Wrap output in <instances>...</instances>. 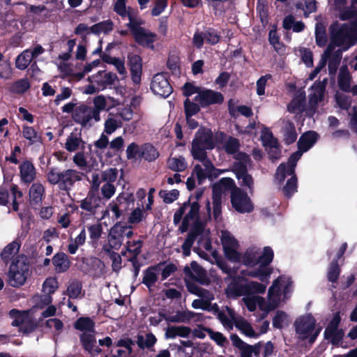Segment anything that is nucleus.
Listing matches in <instances>:
<instances>
[{
    "instance_id": "1",
    "label": "nucleus",
    "mask_w": 357,
    "mask_h": 357,
    "mask_svg": "<svg viewBox=\"0 0 357 357\" xmlns=\"http://www.w3.org/2000/svg\"><path fill=\"white\" fill-rule=\"evenodd\" d=\"M245 277H234L231 278L225 289L226 295L230 298L243 296L242 302L250 312H254L257 306L260 310L267 314L272 310L268 299L257 296L263 294L266 290V284L254 280H247Z\"/></svg>"
},
{
    "instance_id": "2",
    "label": "nucleus",
    "mask_w": 357,
    "mask_h": 357,
    "mask_svg": "<svg viewBox=\"0 0 357 357\" xmlns=\"http://www.w3.org/2000/svg\"><path fill=\"white\" fill-rule=\"evenodd\" d=\"M293 291V282L287 275H280L269 287L267 299L272 310L284 303L291 296Z\"/></svg>"
},
{
    "instance_id": "3",
    "label": "nucleus",
    "mask_w": 357,
    "mask_h": 357,
    "mask_svg": "<svg viewBox=\"0 0 357 357\" xmlns=\"http://www.w3.org/2000/svg\"><path fill=\"white\" fill-rule=\"evenodd\" d=\"M199 205L197 202L184 203L174 213V222L175 224L180 222L183 218L181 230L184 232L190 227V230L195 231L196 228L204 225L199 221Z\"/></svg>"
},
{
    "instance_id": "4",
    "label": "nucleus",
    "mask_w": 357,
    "mask_h": 357,
    "mask_svg": "<svg viewBox=\"0 0 357 357\" xmlns=\"http://www.w3.org/2000/svg\"><path fill=\"white\" fill-rule=\"evenodd\" d=\"M274 252L269 246H266L259 254V266L253 270L242 271L244 277L259 279L262 282L268 283L273 273V268L268 265L273 261Z\"/></svg>"
},
{
    "instance_id": "5",
    "label": "nucleus",
    "mask_w": 357,
    "mask_h": 357,
    "mask_svg": "<svg viewBox=\"0 0 357 357\" xmlns=\"http://www.w3.org/2000/svg\"><path fill=\"white\" fill-rule=\"evenodd\" d=\"M331 43L332 52L335 47H339L340 50L336 52L339 56L342 50H347L354 44L355 33L352 31L350 25L347 24L335 23L331 26Z\"/></svg>"
},
{
    "instance_id": "6",
    "label": "nucleus",
    "mask_w": 357,
    "mask_h": 357,
    "mask_svg": "<svg viewBox=\"0 0 357 357\" xmlns=\"http://www.w3.org/2000/svg\"><path fill=\"white\" fill-rule=\"evenodd\" d=\"M217 143L212 131L206 128H200L192 142L191 153L195 160H204L206 156V150L213 149Z\"/></svg>"
},
{
    "instance_id": "7",
    "label": "nucleus",
    "mask_w": 357,
    "mask_h": 357,
    "mask_svg": "<svg viewBox=\"0 0 357 357\" xmlns=\"http://www.w3.org/2000/svg\"><path fill=\"white\" fill-rule=\"evenodd\" d=\"M144 22L137 17L129 15V22L127 26L130 29L135 41L143 45L153 47V43L156 40V35L148 29L142 27Z\"/></svg>"
},
{
    "instance_id": "8",
    "label": "nucleus",
    "mask_w": 357,
    "mask_h": 357,
    "mask_svg": "<svg viewBox=\"0 0 357 357\" xmlns=\"http://www.w3.org/2000/svg\"><path fill=\"white\" fill-rule=\"evenodd\" d=\"M318 135L314 131H308L303 134L298 142V151L291 155L288 160L287 172L292 174L295 170L297 161L303 153L307 151L316 143Z\"/></svg>"
},
{
    "instance_id": "9",
    "label": "nucleus",
    "mask_w": 357,
    "mask_h": 357,
    "mask_svg": "<svg viewBox=\"0 0 357 357\" xmlns=\"http://www.w3.org/2000/svg\"><path fill=\"white\" fill-rule=\"evenodd\" d=\"M29 275V266L24 257H18L9 268V283L13 287L23 285Z\"/></svg>"
},
{
    "instance_id": "10",
    "label": "nucleus",
    "mask_w": 357,
    "mask_h": 357,
    "mask_svg": "<svg viewBox=\"0 0 357 357\" xmlns=\"http://www.w3.org/2000/svg\"><path fill=\"white\" fill-rule=\"evenodd\" d=\"M315 319L307 314L299 317L295 322L296 332L300 339H308L310 343L313 342L318 336L320 328H315Z\"/></svg>"
},
{
    "instance_id": "11",
    "label": "nucleus",
    "mask_w": 357,
    "mask_h": 357,
    "mask_svg": "<svg viewBox=\"0 0 357 357\" xmlns=\"http://www.w3.org/2000/svg\"><path fill=\"white\" fill-rule=\"evenodd\" d=\"M219 236L225 257L233 262L239 261V243L235 237L227 230H221Z\"/></svg>"
},
{
    "instance_id": "12",
    "label": "nucleus",
    "mask_w": 357,
    "mask_h": 357,
    "mask_svg": "<svg viewBox=\"0 0 357 357\" xmlns=\"http://www.w3.org/2000/svg\"><path fill=\"white\" fill-rule=\"evenodd\" d=\"M20 312L17 310L10 311V315L13 319L12 325L19 326L20 331L24 333H29L37 326V321L33 317L32 311Z\"/></svg>"
},
{
    "instance_id": "13",
    "label": "nucleus",
    "mask_w": 357,
    "mask_h": 357,
    "mask_svg": "<svg viewBox=\"0 0 357 357\" xmlns=\"http://www.w3.org/2000/svg\"><path fill=\"white\" fill-rule=\"evenodd\" d=\"M250 159L248 155L240 153L237 155L236 162L234 164V172L241 185L252 189L253 179L247 174V167L250 165Z\"/></svg>"
},
{
    "instance_id": "14",
    "label": "nucleus",
    "mask_w": 357,
    "mask_h": 357,
    "mask_svg": "<svg viewBox=\"0 0 357 357\" xmlns=\"http://www.w3.org/2000/svg\"><path fill=\"white\" fill-rule=\"evenodd\" d=\"M134 206V199L132 194L123 192L120 194L115 201L111 202L107 208L104 211L102 218L109 215V211L112 213V218L116 220L121 216V209H127Z\"/></svg>"
},
{
    "instance_id": "15",
    "label": "nucleus",
    "mask_w": 357,
    "mask_h": 357,
    "mask_svg": "<svg viewBox=\"0 0 357 357\" xmlns=\"http://www.w3.org/2000/svg\"><path fill=\"white\" fill-rule=\"evenodd\" d=\"M199 160L202 162V166L200 165H195L192 176H196L199 184L202 183L206 178L217 177L225 172V170L215 169L207 157L204 160Z\"/></svg>"
},
{
    "instance_id": "16",
    "label": "nucleus",
    "mask_w": 357,
    "mask_h": 357,
    "mask_svg": "<svg viewBox=\"0 0 357 357\" xmlns=\"http://www.w3.org/2000/svg\"><path fill=\"white\" fill-rule=\"evenodd\" d=\"M195 233V240L197 241L199 248H195L194 250L204 259H208V255L204 251L201 250L204 249L208 252H212V245L210 238V231L206 229L205 226H199L193 231Z\"/></svg>"
},
{
    "instance_id": "17",
    "label": "nucleus",
    "mask_w": 357,
    "mask_h": 357,
    "mask_svg": "<svg viewBox=\"0 0 357 357\" xmlns=\"http://www.w3.org/2000/svg\"><path fill=\"white\" fill-rule=\"evenodd\" d=\"M231 201L233 207L239 213H250L254 207L250 199L246 193L238 188H234L231 191Z\"/></svg>"
},
{
    "instance_id": "18",
    "label": "nucleus",
    "mask_w": 357,
    "mask_h": 357,
    "mask_svg": "<svg viewBox=\"0 0 357 357\" xmlns=\"http://www.w3.org/2000/svg\"><path fill=\"white\" fill-rule=\"evenodd\" d=\"M288 169V162L287 164H281L277 169L275 174V179L282 183L284 181L287 176H291V178L287 181L286 185L283 188L284 193L287 196H291L297 190V178L294 175V172L292 174H288L287 170Z\"/></svg>"
},
{
    "instance_id": "19",
    "label": "nucleus",
    "mask_w": 357,
    "mask_h": 357,
    "mask_svg": "<svg viewBox=\"0 0 357 357\" xmlns=\"http://www.w3.org/2000/svg\"><path fill=\"white\" fill-rule=\"evenodd\" d=\"M73 119L84 127H90L93 120L98 122L100 119L97 112H93L92 108L86 105H81L76 108L73 114Z\"/></svg>"
},
{
    "instance_id": "20",
    "label": "nucleus",
    "mask_w": 357,
    "mask_h": 357,
    "mask_svg": "<svg viewBox=\"0 0 357 357\" xmlns=\"http://www.w3.org/2000/svg\"><path fill=\"white\" fill-rule=\"evenodd\" d=\"M151 89L153 93L157 96L166 98L169 96L172 89L167 77L164 74L158 73L153 77Z\"/></svg>"
},
{
    "instance_id": "21",
    "label": "nucleus",
    "mask_w": 357,
    "mask_h": 357,
    "mask_svg": "<svg viewBox=\"0 0 357 357\" xmlns=\"http://www.w3.org/2000/svg\"><path fill=\"white\" fill-rule=\"evenodd\" d=\"M340 321V312H336L333 314L331 320L330 321L324 331L325 338L330 340L333 344H337L339 340L343 335L342 332L337 330Z\"/></svg>"
},
{
    "instance_id": "22",
    "label": "nucleus",
    "mask_w": 357,
    "mask_h": 357,
    "mask_svg": "<svg viewBox=\"0 0 357 357\" xmlns=\"http://www.w3.org/2000/svg\"><path fill=\"white\" fill-rule=\"evenodd\" d=\"M234 180L230 178H222L219 182L213 185V202H222V197L228 190H233Z\"/></svg>"
},
{
    "instance_id": "23",
    "label": "nucleus",
    "mask_w": 357,
    "mask_h": 357,
    "mask_svg": "<svg viewBox=\"0 0 357 357\" xmlns=\"http://www.w3.org/2000/svg\"><path fill=\"white\" fill-rule=\"evenodd\" d=\"M223 100V96L220 92L212 90H201L199 95L195 97V100L203 107L211 104L221 103Z\"/></svg>"
},
{
    "instance_id": "24",
    "label": "nucleus",
    "mask_w": 357,
    "mask_h": 357,
    "mask_svg": "<svg viewBox=\"0 0 357 357\" xmlns=\"http://www.w3.org/2000/svg\"><path fill=\"white\" fill-rule=\"evenodd\" d=\"M21 244L22 242L19 238L8 244L1 254L3 261L7 263L9 261H13L18 257H24L23 255H18Z\"/></svg>"
},
{
    "instance_id": "25",
    "label": "nucleus",
    "mask_w": 357,
    "mask_h": 357,
    "mask_svg": "<svg viewBox=\"0 0 357 357\" xmlns=\"http://www.w3.org/2000/svg\"><path fill=\"white\" fill-rule=\"evenodd\" d=\"M215 139L218 144H222V146L218 145V148H222L229 154L234 153L239 147V144L237 139L233 137H227L222 132L215 135Z\"/></svg>"
},
{
    "instance_id": "26",
    "label": "nucleus",
    "mask_w": 357,
    "mask_h": 357,
    "mask_svg": "<svg viewBox=\"0 0 357 357\" xmlns=\"http://www.w3.org/2000/svg\"><path fill=\"white\" fill-rule=\"evenodd\" d=\"M82 179V174L74 169H67L61 172L60 188L69 190L73 184Z\"/></svg>"
},
{
    "instance_id": "27",
    "label": "nucleus",
    "mask_w": 357,
    "mask_h": 357,
    "mask_svg": "<svg viewBox=\"0 0 357 357\" xmlns=\"http://www.w3.org/2000/svg\"><path fill=\"white\" fill-rule=\"evenodd\" d=\"M116 77L111 73L99 72L96 75L88 78L89 81L98 85V90H103L107 85L114 83Z\"/></svg>"
},
{
    "instance_id": "28",
    "label": "nucleus",
    "mask_w": 357,
    "mask_h": 357,
    "mask_svg": "<svg viewBox=\"0 0 357 357\" xmlns=\"http://www.w3.org/2000/svg\"><path fill=\"white\" fill-rule=\"evenodd\" d=\"M326 82L327 79H324L322 82H315L312 86L310 94V103L312 107L323 100Z\"/></svg>"
},
{
    "instance_id": "29",
    "label": "nucleus",
    "mask_w": 357,
    "mask_h": 357,
    "mask_svg": "<svg viewBox=\"0 0 357 357\" xmlns=\"http://www.w3.org/2000/svg\"><path fill=\"white\" fill-rule=\"evenodd\" d=\"M20 176L22 182L31 183L36 178V171L34 165L29 161H24L20 165Z\"/></svg>"
},
{
    "instance_id": "30",
    "label": "nucleus",
    "mask_w": 357,
    "mask_h": 357,
    "mask_svg": "<svg viewBox=\"0 0 357 357\" xmlns=\"http://www.w3.org/2000/svg\"><path fill=\"white\" fill-rule=\"evenodd\" d=\"M184 271L187 274H190L192 278L203 284H207L210 282L204 270L195 261L190 264V267H185Z\"/></svg>"
},
{
    "instance_id": "31",
    "label": "nucleus",
    "mask_w": 357,
    "mask_h": 357,
    "mask_svg": "<svg viewBox=\"0 0 357 357\" xmlns=\"http://www.w3.org/2000/svg\"><path fill=\"white\" fill-rule=\"evenodd\" d=\"M218 319L226 329L231 330L234 324L236 325L239 317H236L235 312L232 309L226 307L225 310L218 313Z\"/></svg>"
},
{
    "instance_id": "32",
    "label": "nucleus",
    "mask_w": 357,
    "mask_h": 357,
    "mask_svg": "<svg viewBox=\"0 0 357 357\" xmlns=\"http://www.w3.org/2000/svg\"><path fill=\"white\" fill-rule=\"evenodd\" d=\"M80 340L83 347L89 353H100L101 349L96 346L95 333H83L80 335Z\"/></svg>"
},
{
    "instance_id": "33",
    "label": "nucleus",
    "mask_w": 357,
    "mask_h": 357,
    "mask_svg": "<svg viewBox=\"0 0 357 357\" xmlns=\"http://www.w3.org/2000/svg\"><path fill=\"white\" fill-rule=\"evenodd\" d=\"M259 254H260V249L257 247H252L248 249L241 259L242 263L248 267L254 266L259 264Z\"/></svg>"
},
{
    "instance_id": "34",
    "label": "nucleus",
    "mask_w": 357,
    "mask_h": 357,
    "mask_svg": "<svg viewBox=\"0 0 357 357\" xmlns=\"http://www.w3.org/2000/svg\"><path fill=\"white\" fill-rule=\"evenodd\" d=\"M282 132L286 143L291 144L294 142L297 138V133L292 122L289 120H282Z\"/></svg>"
},
{
    "instance_id": "35",
    "label": "nucleus",
    "mask_w": 357,
    "mask_h": 357,
    "mask_svg": "<svg viewBox=\"0 0 357 357\" xmlns=\"http://www.w3.org/2000/svg\"><path fill=\"white\" fill-rule=\"evenodd\" d=\"M53 264L55 270L58 273H63L66 271L70 267V261L68 257L64 253H57L54 256Z\"/></svg>"
},
{
    "instance_id": "36",
    "label": "nucleus",
    "mask_w": 357,
    "mask_h": 357,
    "mask_svg": "<svg viewBox=\"0 0 357 357\" xmlns=\"http://www.w3.org/2000/svg\"><path fill=\"white\" fill-rule=\"evenodd\" d=\"M335 4L340 10V18L342 20H348L354 15V9L357 8V0H353L351 8L346 10L343 8L346 0H334Z\"/></svg>"
},
{
    "instance_id": "37",
    "label": "nucleus",
    "mask_w": 357,
    "mask_h": 357,
    "mask_svg": "<svg viewBox=\"0 0 357 357\" xmlns=\"http://www.w3.org/2000/svg\"><path fill=\"white\" fill-rule=\"evenodd\" d=\"M77 330L82 331L83 333H95V324L92 319L89 317L79 318L74 324Z\"/></svg>"
},
{
    "instance_id": "38",
    "label": "nucleus",
    "mask_w": 357,
    "mask_h": 357,
    "mask_svg": "<svg viewBox=\"0 0 357 357\" xmlns=\"http://www.w3.org/2000/svg\"><path fill=\"white\" fill-rule=\"evenodd\" d=\"M236 327L248 337L255 338L259 337L257 331L252 328L249 322L241 317H239L238 320L236 321Z\"/></svg>"
},
{
    "instance_id": "39",
    "label": "nucleus",
    "mask_w": 357,
    "mask_h": 357,
    "mask_svg": "<svg viewBox=\"0 0 357 357\" xmlns=\"http://www.w3.org/2000/svg\"><path fill=\"white\" fill-rule=\"evenodd\" d=\"M291 322L289 316L284 312L278 310L273 318V326L276 328H283L288 326Z\"/></svg>"
},
{
    "instance_id": "40",
    "label": "nucleus",
    "mask_w": 357,
    "mask_h": 357,
    "mask_svg": "<svg viewBox=\"0 0 357 357\" xmlns=\"http://www.w3.org/2000/svg\"><path fill=\"white\" fill-rule=\"evenodd\" d=\"M160 274V267L157 266L149 268L145 272L143 278V283L150 288L152 287L158 280V276Z\"/></svg>"
},
{
    "instance_id": "41",
    "label": "nucleus",
    "mask_w": 357,
    "mask_h": 357,
    "mask_svg": "<svg viewBox=\"0 0 357 357\" xmlns=\"http://www.w3.org/2000/svg\"><path fill=\"white\" fill-rule=\"evenodd\" d=\"M351 75L347 67H342L338 76L339 87L344 91H349L351 86Z\"/></svg>"
},
{
    "instance_id": "42",
    "label": "nucleus",
    "mask_w": 357,
    "mask_h": 357,
    "mask_svg": "<svg viewBox=\"0 0 357 357\" xmlns=\"http://www.w3.org/2000/svg\"><path fill=\"white\" fill-rule=\"evenodd\" d=\"M282 26L287 30L292 29L294 32H300L303 30L305 25L301 21H296L292 15H287L284 17Z\"/></svg>"
},
{
    "instance_id": "43",
    "label": "nucleus",
    "mask_w": 357,
    "mask_h": 357,
    "mask_svg": "<svg viewBox=\"0 0 357 357\" xmlns=\"http://www.w3.org/2000/svg\"><path fill=\"white\" fill-rule=\"evenodd\" d=\"M188 289L192 294L202 298V300L207 301L209 305H211V301L214 299V295L211 292L202 287L190 285L188 287Z\"/></svg>"
},
{
    "instance_id": "44",
    "label": "nucleus",
    "mask_w": 357,
    "mask_h": 357,
    "mask_svg": "<svg viewBox=\"0 0 357 357\" xmlns=\"http://www.w3.org/2000/svg\"><path fill=\"white\" fill-rule=\"evenodd\" d=\"M45 192L44 187L39 183H33L29 190V196L31 202L38 204L42 201Z\"/></svg>"
},
{
    "instance_id": "45",
    "label": "nucleus",
    "mask_w": 357,
    "mask_h": 357,
    "mask_svg": "<svg viewBox=\"0 0 357 357\" xmlns=\"http://www.w3.org/2000/svg\"><path fill=\"white\" fill-rule=\"evenodd\" d=\"M261 138L264 145L266 148H270L273 151L278 150V141L267 128L263 130Z\"/></svg>"
},
{
    "instance_id": "46",
    "label": "nucleus",
    "mask_w": 357,
    "mask_h": 357,
    "mask_svg": "<svg viewBox=\"0 0 357 357\" xmlns=\"http://www.w3.org/2000/svg\"><path fill=\"white\" fill-rule=\"evenodd\" d=\"M167 166L175 172H182L187 167V163L183 157H171L167 161Z\"/></svg>"
},
{
    "instance_id": "47",
    "label": "nucleus",
    "mask_w": 357,
    "mask_h": 357,
    "mask_svg": "<svg viewBox=\"0 0 357 357\" xmlns=\"http://www.w3.org/2000/svg\"><path fill=\"white\" fill-rule=\"evenodd\" d=\"M305 96L304 93H300L295 97L288 106V110L293 113H299L303 109Z\"/></svg>"
},
{
    "instance_id": "48",
    "label": "nucleus",
    "mask_w": 357,
    "mask_h": 357,
    "mask_svg": "<svg viewBox=\"0 0 357 357\" xmlns=\"http://www.w3.org/2000/svg\"><path fill=\"white\" fill-rule=\"evenodd\" d=\"M296 8L301 10L304 15L307 17L316 10V2L314 0H299L296 4Z\"/></svg>"
},
{
    "instance_id": "49",
    "label": "nucleus",
    "mask_w": 357,
    "mask_h": 357,
    "mask_svg": "<svg viewBox=\"0 0 357 357\" xmlns=\"http://www.w3.org/2000/svg\"><path fill=\"white\" fill-rule=\"evenodd\" d=\"M195 313L191 311H180L177 312L174 315H170L167 317V320L171 322L183 323L187 322L192 319Z\"/></svg>"
},
{
    "instance_id": "50",
    "label": "nucleus",
    "mask_w": 357,
    "mask_h": 357,
    "mask_svg": "<svg viewBox=\"0 0 357 357\" xmlns=\"http://www.w3.org/2000/svg\"><path fill=\"white\" fill-rule=\"evenodd\" d=\"M138 206H139V204ZM142 208H141L140 206H138L130 213L128 217L129 223L133 225L139 224L146 218V214L144 211L146 208L143 205H142Z\"/></svg>"
},
{
    "instance_id": "51",
    "label": "nucleus",
    "mask_w": 357,
    "mask_h": 357,
    "mask_svg": "<svg viewBox=\"0 0 357 357\" xmlns=\"http://www.w3.org/2000/svg\"><path fill=\"white\" fill-rule=\"evenodd\" d=\"M32 61L30 52L25 50L19 54L15 60V66L20 70L26 69Z\"/></svg>"
},
{
    "instance_id": "52",
    "label": "nucleus",
    "mask_w": 357,
    "mask_h": 357,
    "mask_svg": "<svg viewBox=\"0 0 357 357\" xmlns=\"http://www.w3.org/2000/svg\"><path fill=\"white\" fill-rule=\"evenodd\" d=\"M142 158L148 161L155 160L159 156L157 149L150 144H145L142 146Z\"/></svg>"
},
{
    "instance_id": "53",
    "label": "nucleus",
    "mask_w": 357,
    "mask_h": 357,
    "mask_svg": "<svg viewBox=\"0 0 357 357\" xmlns=\"http://www.w3.org/2000/svg\"><path fill=\"white\" fill-rule=\"evenodd\" d=\"M316 43L320 46H324L327 42L325 26L322 23H317L315 27Z\"/></svg>"
},
{
    "instance_id": "54",
    "label": "nucleus",
    "mask_w": 357,
    "mask_h": 357,
    "mask_svg": "<svg viewBox=\"0 0 357 357\" xmlns=\"http://www.w3.org/2000/svg\"><path fill=\"white\" fill-rule=\"evenodd\" d=\"M82 143V139L76 135H70L66 142L65 148L70 152L77 151Z\"/></svg>"
},
{
    "instance_id": "55",
    "label": "nucleus",
    "mask_w": 357,
    "mask_h": 357,
    "mask_svg": "<svg viewBox=\"0 0 357 357\" xmlns=\"http://www.w3.org/2000/svg\"><path fill=\"white\" fill-rule=\"evenodd\" d=\"M229 110L230 114L233 116H236L237 113H241L242 115L247 117L252 114L250 108L243 105L236 106L233 102V100L229 102Z\"/></svg>"
},
{
    "instance_id": "56",
    "label": "nucleus",
    "mask_w": 357,
    "mask_h": 357,
    "mask_svg": "<svg viewBox=\"0 0 357 357\" xmlns=\"http://www.w3.org/2000/svg\"><path fill=\"white\" fill-rule=\"evenodd\" d=\"M122 122L117 119L115 117L109 116L105 122V128L104 131L108 134L111 135L115 132V130L121 127Z\"/></svg>"
},
{
    "instance_id": "57",
    "label": "nucleus",
    "mask_w": 357,
    "mask_h": 357,
    "mask_svg": "<svg viewBox=\"0 0 357 357\" xmlns=\"http://www.w3.org/2000/svg\"><path fill=\"white\" fill-rule=\"evenodd\" d=\"M22 134L24 137L29 140L31 144L36 143L40 140V135L32 127L24 126Z\"/></svg>"
},
{
    "instance_id": "58",
    "label": "nucleus",
    "mask_w": 357,
    "mask_h": 357,
    "mask_svg": "<svg viewBox=\"0 0 357 357\" xmlns=\"http://www.w3.org/2000/svg\"><path fill=\"white\" fill-rule=\"evenodd\" d=\"M155 342L156 338L151 333H148L145 336L139 335L137 337V344L141 348L151 347L154 345Z\"/></svg>"
},
{
    "instance_id": "59",
    "label": "nucleus",
    "mask_w": 357,
    "mask_h": 357,
    "mask_svg": "<svg viewBox=\"0 0 357 357\" xmlns=\"http://www.w3.org/2000/svg\"><path fill=\"white\" fill-rule=\"evenodd\" d=\"M59 287V284L56 278H48L43 284V291L47 294H53Z\"/></svg>"
},
{
    "instance_id": "60",
    "label": "nucleus",
    "mask_w": 357,
    "mask_h": 357,
    "mask_svg": "<svg viewBox=\"0 0 357 357\" xmlns=\"http://www.w3.org/2000/svg\"><path fill=\"white\" fill-rule=\"evenodd\" d=\"M142 146H139L135 143H131L126 149V155L128 159H137L142 158Z\"/></svg>"
},
{
    "instance_id": "61",
    "label": "nucleus",
    "mask_w": 357,
    "mask_h": 357,
    "mask_svg": "<svg viewBox=\"0 0 357 357\" xmlns=\"http://www.w3.org/2000/svg\"><path fill=\"white\" fill-rule=\"evenodd\" d=\"M112 22L107 20L91 26V31L94 33H107L112 31Z\"/></svg>"
},
{
    "instance_id": "62",
    "label": "nucleus",
    "mask_w": 357,
    "mask_h": 357,
    "mask_svg": "<svg viewBox=\"0 0 357 357\" xmlns=\"http://www.w3.org/2000/svg\"><path fill=\"white\" fill-rule=\"evenodd\" d=\"M206 331L210 338L215 342L218 345L225 347L227 343V338L221 333L213 331L210 328L206 329Z\"/></svg>"
},
{
    "instance_id": "63",
    "label": "nucleus",
    "mask_w": 357,
    "mask_h": 357,
    "mask_svg": "<svg viewBox=\"0 0 357 357\" xmlns=\"http://www.w3.org/2000/svg\"><path fill=\"white\" fill-rule=\"evenodd\" d=\"M156 266L157 267H160V273H161L162 280L167 279L176 270V266L172 263L167 264H160Z\"/></svg>"
},
{
    "instance_id": "64",
    "label": "nucleus",
    "mask_w": 357,
    "mask_h": 357,
    "mask_svg": "<svg viewBox=\"0 0 357 357\" xmlns=\"http://www.w3.org/2000/svg\"><path fill=\"white\" fill-rule=\"evenodd\" d=\"M82 285L77 281L72 282L68 287L67 294L72 298H77L81 294Z\"/></svg>"
}]
</instances>
